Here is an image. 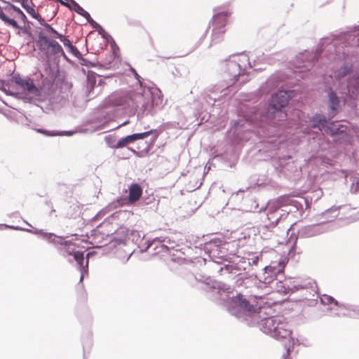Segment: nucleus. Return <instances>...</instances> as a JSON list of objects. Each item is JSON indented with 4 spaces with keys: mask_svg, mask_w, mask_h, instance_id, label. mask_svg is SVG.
<instances>
[{
    "mask_svg": "<svg viewBox=\"0 0 359 359\" xmlns=\"http://www.w3.org/2000/svg\"><path fill=\"white\" fill-rule=\"evenodd\" d=\"M10 7L11 9H13L14 11H15L20 17V18L25 21L26 19V15L24 14V13L18 7L13 4H10Z\"/></svg>",
    "mask_w": 359,
    "mask_h": 359,
    "instance_id": "22",
    "label": "nucleus"
},
{
    "mask_svg": "<svg viewBox=\"0 0 359 359\" xmlns=\"http://www.w3.org/2000/svg\"><path fill=\"white\" fill-rule=\"evenodd\" d=\"M39 22L43 26L44 29L40 30L38 32L36 45L39 49L43 52L47 57L59 53L65 56L62 46L57 41L48 39V36L51 38H58L60 34L49 24L46 23L43 18L39 20Z\"/></svg>",
    "mask_w": 359,
    "mask_h": 359,
    "instance_id": "1",
    "label": "nucleus"
},
{
    "mask_svg": "<svg viewBox=\"0 0 359 359\" xmlns=\"http://www.w3.org/2000/svg\"><path fill=\"white\" fill-rule=\"evenodd\" d=\"M330 102L331 108L334 110L339 104V99L335 93L332 92L330 94Z\"/></svg>",
    "mask_w": 359,
    "mask_h": 359,
    "instance_id": "17",
    "label": "nucleus"
},
{
    "mask_svg": "<svg viewBox=\"0 0 359 359\" xmlns=\"http://www.w3.org/2000/svg\"><path fill=\"white\" fill-rule=\"evenodd\" d=\"M289 355H290V349L287 348V351H286V353L283 355V359H289L288 358Z\"/></svg>",
    "mask_w": 359,
    "mask_h": 359,
    "instance_id": "26",
    "label": "nucleus"
},
{
    "mask_svg": "<svg viewBox=\"0 0 359 359\" xmlns=\"http://www.w3.org/2000/svg\"><path fill=\"white\" fill-rule=\"evenodd\" d=\"M81 15L85 18L93 25H97V24L91 18L90 15L85 10L83 11Z\"/></svg>",
    "mask_w": 359,
    "mask_h": 359,
    "instance_id": "23",
    "label": "nucleus"
},
{
    "mask_svg": "<svg viewBox=\"0 0 359 359\" xmlns=\"http://www.w3.org/2000/svg\"><path fill=\"white\" fill-rule=\"evenodd\" d=\"M289 102V95L287 91H280L273 95L270 106L274 109L273 114L274 118L278 121L283 120L286 117V114L281 110V108L286 106Z\"/></svg>",
    "mask_w": 359,
    "mask_h": 359,
    "instance_id": "4",
    "label": "nucleus"
},
{
    "mask_svg": "<svg viewBox=\"0 0 359 359\" xmlns=\"http://www.w3.org/2000/svg\"><path fill=\"white\" fill-rule=\"evenodd\" d=\"M231 15L229 12H222L215 15L213 18V22L217 27H224L226 23V18Z\"/></svg>",
    "mask_w": 359,
    "mask_h": 359,
    "instance_id": "9",
    "label": "nucleus"
},
{
    "mask_svg": "<svg viewBox=\"0 0 359 359\" xmlns=\"http://www.w3.org/2000/svg\"><path fill=\"white\" fill-rule=\"evenodd\" d=\"M285 198V196H282V197H280V198H279V201H283Z\"/></svg>",
    "mask_w": 359,
    "mask_h": 359,
    "instance_id": "29",
    "label": "nucleus"
},
{
    "mask_svg": "<svg viewBox=\"0 0 359 359\" xmlns=\"http://www.w3.org/2000/svg\"><path fill=\"white\" fill-rule=\"evenodd\" d=\"M248 60L245 55H242L241 57H239L238 59V61H231L228 64L229 69H234L236 67H238V72L234 71L233 72V76L236 77L237 76L244 74V70H245V67L242 69L241 65L239 62H248Z\"/></svg>",
    "mask_w": 359,
    "mask_h": 359,
    "instance_id": "7",
    "label": "nucleus"
},
{
    "mask_svg": "<svg viewBox=\"0 0 359 359\" xmlns=\"http://www.w3.org/2000/svg\"><path fill=\"white\" fill-rule=\"evenodd\" d=\"M37 133L46 135H50V136H54V135H60L59 133H50L47 130H45L43 129H36V130Z\"/></svg>",
    "mask_w": 359,
    "mask_h": 359,
    "instance_id": "24",
    "label": "nucleus"
},
{
    "mask_svg": "<svg viewBox=\"0 0 359 359\" xmlns=\"http://www.w3.org/2000/svg\"><path fill=\"white\" fill-rule=\"evenodd\" d=\"M129 196L128 201L130 203H133L137 201L142 195V188L137 183L132 184L129 188Z\"/></svg>",
    "mask_w": 359,
    "mask_h": 359,
    "instance_id": "6",
    "label": "nucleus"
},
{
    "mask_svg": "<svg viewBox=\"0 0 359 359\" xmlns=\"http://www.w3.org/2000/svg\"><path fill=\"white\" fill-rule=\"evenodd\" d=\"M349 70L350 69L348 67H344L336 73L335 76L339 79L343 77L349 72Z\"/></svg>",
    "mask_w": 359,
    "mask_h": 359,
    "instance_id": "20",
    "label": "nucleus"
},
{
    "mask_svg": "<svg viewBox=\"0 0 359 359\" xmlns=\"http://www.w3.org/2000/svg\"><path fill=\"white\" fill-rule=\"evenodd\" d=\"M68 49L69 52H71L75 56H78L79 55H80V52L79 51V50L73 45H72Z\"/></svg>",
    "mask_w": 359,
    "mask_h": 359,
    "instance_id": "25",
    "label": "nucleus"
},
{
    "mask_svg": "<svg viewBox=\"0 0 359 359\" xmlns=\"http://www.w3.org/2000/svg\"><path fill=\"white\" fill-rule=\"evenodd\" d=\"M0 19L4 21L5 23L8 24L9 25L13 26L15 28L19 29L18 23L13 19L9 18L3 11V10L0 8Z\"/></svg>",
    "mask_w": 359,
    "mask_h": 359,
    "instance_id": "11",
    "label": "nucleus"
},
{
    "mask_svg": "<svg viewBox=\"0 0 359 359\" xmlns=\"http://www.w3.org/2000/svg\"><path fill=\"white\" fill-rule=\"evenodd\" d=\"M60 1L62 5H65V6H67V7H68V8H69V7H70V4H68V3H67V2H65V1H62V0H60V1Z\"/></svg>",
    "mask_w": 359,
    "mask_h": 359,
    "instance_id": "27",
    "label": "nucleus"
},
{
    "mask_svg": "<svg viewBox=\"0 0 359 359\" xmlns=\"http://www.w3.org/2000/svg\"><path fill=\"white\" fill-rule=\"evenodd\" d=\"M313 128H318L320 130L325 127L326 121L322 118L320 116H316L313 117Z\"/></svg>",
    "mask_w": 359,
    "mask_h": 359,
    "instance_id": "14",
    "label": "nucleus"
},
{
    "mask_svg": "<svg viewBox=\"0 0 359 359\" xmlns=\"http://www.w3.org/2000/svg\"><path fill=\"white\" fill-rule=\"evenodd\" d=\"M12 82L14 86L12 87L13 91L7 90L4 87V91L7 95H15L18 98L32 101L41 96V89L38 88L34 83V81L29 78H22L20 75H14L12 77Z\"/></svg>",
    "mask_w": 359,
    "mask_h": 359,
    "instance_id": "2",
    "label": "nucleus"
},
{
    "mask_svg": "<svg viewBox=\"0 0 359 359\" xmlns=\"http://www.w3.org/2000/svg\"><path fill=\"white\" fill-rule=\"evenodd\" d=\"M328 130L330 131L331 134H335V133H338V130H339V128L337 127V126L334 123H332L330 124L329 126H327L325 128V132H327Z\"/></svg>",
    "mask_w": 359,
    "mask_h": 359,
    "instance_id": "19",
    "label": "nucleus"
},
{
    "mask_svg": "<svg viewBox=\"0 0 359 359\" xmlns=\"http://www.w3.org/2000/svg\"><path fill=\"white\" fill-rule=\"evenodd\" d=\"M74 258L80 267L83 266L84 254L83 252L77 251L74 253Z\"/></svg>",
    "mask_w": 359,
    "mask_h": 359,
    "instance_id": "15",
    "label": "nucleus"
},
{
    "mask_svg": "<svg viewBox=\"0 0 359 359\" xmlns=\"http://www.w3.org/2000/svg\"><path fill=\"white\" fill-rule=\"evenodd\" d=\"M116 104L122 107L123 109L135 107V102L130 95H123L118 97L116 100Z\"/></svg>",
    "mask_w": 359,
    "mask_h": 359,
    "instance_id": "8",
    "label": "nucleus"
},
{
    "mask_svg": "<svg viewBox=\"0 0 359 359\" xmlns=\"http://www.w3.org/2000/svg\"><path fill=\"white\" fill-rule=\"evenodd\" d=\"M233 302L236 306L240 308L245 313H252L256 311V306L250 304L242 294H238L233 297Z\"/></svg>",
    "mask_w": 359,
    "mask_h": 359,
    "instance_id": "5",
    "label": "nucleus"
},
{
    "mask_svg": "<svg viewBox=\"0 0 359 359\" xmlns=\"http://www.w3.org/2000/svg\"><path fill=\"white\" fill-rule=\"evenodd\" d=\"M132 142H133V140L131 137V135H128L126 137H123V138L119 140L117 142L116 144L114 146V147L116 148V149L121 148V147H123L126 146L127 144L132 143Z\"/></svg>",
    "mask_w": 359,
    "mask_h": 359,
    "instance_id": "13",
    "label": "nucleus"
},
{
    "mask_svg": "<svg viewBox=\"0 0 359 359\" xmlns=\"http://www.w3.org/2000/svg\"><path fill=\"white\" fill-rule=\"evenodd\" d=\"M262 330L276 339H287L291 337L292 330L283 317H270L262 320Z\"/></svg>",
    "mask_w": 359,
    "mask_h": 359,
    "instance_id": "3",
    "label": "nucleus"
},
{
    "mask_svg": "<svg viewBox=\"0 0 359 359\" xmlns=\"http://www.w3.org/2000/svg\"><path fill=\"white\" fill-rule=\"evenodd\" d=\"M126 199L120 198V201H126Z\"/></svg>",
    "mask_w": 359,
    "mask_h": 359,
    "instance_id": "31",
    "label": "nucleus"
},
{
    "mask_svg": "<svg viewBox=\"0 0 359 359\" xmlns=\"http://www.w3.org/2000/svg\"><path fill=\"white\" fill-rule=\"evenodd\" d=\"M152 133H153V131L150 130V131L141 133H135V134L131 135V137L133 138V142H135L136 140H142V139H144V138L148 137L149 135H151Z\"/></svg>",
    "mask_w": 359,
    "mask_h": 359,
    "instance_id": "16",
    "label": "nucleus"
},
{
    "mask_svg": "<svg viewBox=\"0 0 359 359\" xmlns=\"http://www.w3.org/2000/svg\"><path fill=\"white\" fill-rule=\"evenodd\" d=\"M352 86H353V85H352V83H351V82H350V83H348V92H351V91H352V93H354V92H353V90H351V88H352Z\"/></svg>",
    "mask_w": 359,
    "mask_h": 359,
    "instance_id": "28",
    "label": "nucleus"
},
{
    "mask_svg": "<svg viewBox=\"0 0 359 359\" xmlns=\"http://www.w3.org/2000/svg\"><path fill=\"white\" fill-rule=\"evenodd\" d=\"M45 237H46L48 240L51 241L53 243H57L60 245L67 244V241L62 242V238H57L56 236H55L53 233H47L46 234Z\"/></svg>",
    "mask_w": 359,
    "mask_h": 359,
    "instance_id": "18",
    "label": "nucleus"
},
{
    "mask_svg": "<svg viewBox=\"0 0 359 359\" xmlns=\"http://www.w3.org/2000/svg\"><path fill=\"white\" fill-rule=\"evenodd\" d=\"M21 5L32 18L37 19L39 21L41 20L42 18L41 15L35 11L34 8L27 2V1L22 0Z\"/></svg>",
    "mask_w": 359,
    "mask_h": 359,
    "instance_id": "10",
    "label": "nucleus"
},
{
    "mask_svg": "<svg viewBox=\"0 0 359 359\" xmlns=\"http://www.w3.org/2000/svg\"><path fill=\"white\" fill-rule=\"evenodd\" d=\"M269 273H273V268L271 266H266L265 268V271L264 273H263L264 275V280H263V282L264 283H270L272 280H274L275 278V276H266L268 275Z\"/></svg>",
    "mask_w": 359,
    "mask_h": 359,
    "instance_id": "12",
    "label": "nucleus"
},
{
    "mask_svg": "<svg viewBox=\"0 0 359 359\" xmlns=\"http://www.w3.org/2000/svg\"><path fill=\"white\" fill-rule=\"evenodd\" d=\"M128 123V121H126V122L123 123V126L127 124Z\"/></svg>",
    "mask_w": 359,
    "mask_h": 359,
    "instance_id": "30",
    "label": "nucleus"
},
{
    "mask_svg": "<svg viewBox=\"0 0 359 359\" xmlns=\"http://www.w3.org/2000/svg\"><path fill=\"white\" fill-rule=\"evenodd\" d=\"M57 39H59L60 41L63 43L64 46L68 48L72 45V42L66 36L60 34Z\"/></svg>",
    "mask_w": 359,
    "mask_h": 359,
    "instance_id": "21",
    "label": "nucleus"
}]
</instances>
